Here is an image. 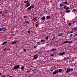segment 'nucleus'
Returning <instances> with one entry per match:
<instances>
[{
	"instance_id": "obj_13",
	"label": "nucleus",
	"mask_w": 77,
	"mask_h": 77,
	"mask_svg": "<svg viewBox=\"0 0 77 77\" xmlns=\"http://www.w3.org/2000/svg\"><path fill=\"white\" fill-rule=\"evenodd\" d=\"M74 32H73V31H68L67 32V33L68 34H70V33H73Z\"/></svg>"
},
{
	"instance_id": "obj_8",
	"label": "nucleus",
	"mask_w": 77,
	"mask_h": 77,
	"mask_svg": "<svg viewBox=\"0 0 77 77\" xmlns=\"http://www.w3.org/2000/svg\"><path fill=\"white\" fill-rule=\"evenodd\" d=\"M63 33H61L59 35H58V36H63Z\"/></svg>"
},
{
	"instance_id": "obj_56",
	"label": "nucleus",
	"mask_w": 77,
	"mask_h": 77,
	"mask_svg": "<svg viewBox=\"0 0 77 77\" xmlns=\"http://www.w3.org/2000/svg\"><path fill=\"white\" fill-rule=\"evenodd\" d=\"M2 73H0V75H2Z\"/></svg>"
},
{
	"instance_id": "obj_42",
	"label": "nucleus",
	"mask_w": 77,
	"mask_h": 77,
	"mask_svg": "<svg viewBox=\"0 0 77 77\" xmlns=\"http://www.w3.org/2000/svg\"><path fill=\"white\" fill-rule=\"evenodd\" d=\"M36 47H36V46H34V48H36Z\"/></svg>"
},
{
	"instance_id": "obj_48",
	"label": "nucleus",
	"mask_w": 77,
	"mask_h": 77,
	"mask_svg": "<svg viewBox=\"0 0 77 77\" xmlns=\"http://www.w3.org/2000/svg\"><path fill=\"white\" fill-rule=\"evenodd\" d=\"M29 3L28 2H27L26 5H29Z\"/></svg>"
},
{
	"instance_id": "obj_22",
	"label": "nucleus",
	"mask_w": 77,
	"mask_h": 77,
	"mask_svg": "<svg viewBox=\"0 0 77 77\" xmlns=\"http://www.w3.org/2000/svg\"><path fill=\"white\" fill-rule=\"evenodd\" d=\"M60 7H62V6H63V4L61 3L60 4Z\"/></svg>"
},
{
	"instance_id": "obj_3",
	"label": "nucleus",
	"mask_w": 77,
	"mask_h": 77,
	"mask_svg": "<svg viewBox=\"0 0 77 77\" xmlns=\"http://www.w3.org/2000/svg\"><path fill=\"white\" fill-rule=\"evenodd\" d=\"M69 7H66V6H65L64 7V9H66V10H68V9H69Z\"/></svg>"
},
{
	"instance_id": "obj_34",
	"label": "nucleus",
	"mask_w": 77,
	"mask_h": 77,
	"mask_svg": "<svg viewBox=\"0 0 77 77\" xmlns=\"http://www.w3.org/2000/svg\"><path fill=\"white\" fill-rule=\"evenodd\" d=\"M72 36H73V35L72 34H71L70 35V37H72Z\"/></svg>"
},
{
	"instance_id": "obj_18",
	"label": "nucleus",
	"mask_w": 77,
	"mask_h": 77,
	"mask_svg": "<svg viewBox=\"0 0 77 77\" xmlns=\"http://www.w3.org/2000/svg\"><path fill=\"white\" fill-rule=\"evenodd\" d=\"M68 43V44H72V41H69Z\"/></svg>"
},
{
	"instance_id": "obj_51",
	"label": "nucleus",
	"mask_w": 77,
	"mask_h": 77,
	"mask_svg": "<svg viewBox=\"0 0 77 77\" xmlns=\"http://www.w3.org/2000/svg\"><path fill=\"white\" fill-rule=\"evenodd\" d=\"M54 39V37L53 39H52V40H53V39Z\"/></svg>"
},
{
	"instance_id": "obj_32",
	"label": "nucleus",
	"mask_w": 77,
	"mask_h": 77,
	"mask_svg": "<svg viewBox=\"0 0 77 77\" xmlns=\"http://www.w3.org/2000/svg\"><path fill=\"white\" fill-rule=\"evenodd\" d=\"M73 11H74V12H76V11H77V10L75 9H73Z\"/></svg>"
},
{
	"instance_id": "obj_53",
	"label": "nucleus",
	"mask_w": 77,
	"mask_h": 77,
	"mask_svg": "<svg viewBox=\"0 0 77 77\" xmlns=\"http://www.w3.org/2000/svg\"><path fill=\"white\" fill-rule=\"evenodd\" d=\"M28 21H26V22H25V23H28Z\"/></svg>"
},
{
	"instance_id": "obj_58",
	"label": "nucleus",
	"mask_w": 77,
	"mask_h": 77,
	"mask_svg": "<svg viewBox=\"0 0 77 77\" xmlns=\"http://www.w3.org/2000/svg\"><path fill=\"white\" fill-rule=\"evenodd\" d=\"M16 47H18V46L16 45Z\"/></svg>"
},
{
	"instance_id": "obj_4",
	"label": "nucleus",
	"mask_w": 77,
	"mask_h": 77,
	"mask_svg": "<svg viewBox=\"0 0 77 77\" xmlns=\"http://www.w3.org/2000/svg\"><path fill=\"white\" fill-rule=\"evenodd\" d=\"M45 16H43L41 18V20H45Z\"/></svg>"
},
{
	"instance_id": "obj_38",
	"label": "nucleus",
	"mask_w": 77,
	"mask_h": 77,
	"mask_svg": "<svg viewBox=\"0 0 77 77\" xmlns=\"http://www.w3.org/2000/svg\"><path fill=\"white\" fill-rule=\"evenodd\" d=\"M69 26H71V24H72V23H69Z\"/></svg>"
},
{
	"instance_id": "obj_46",
	"label": "nucleus",
	"mask_w": 77,
	"mask_h": 77,
	"mask_svg": "<svg viewBox=\"0 0 77 77\" xmlns=\"http://www.w3.org/2000/svg\"><path fill=\"white\" fill-rule=\"evenodd\" d=\"M75 36H77V33L75 34Z\"/></svg>"
},
{
	"instance_id": "obj_61",
	"label": "nucleus",
	"mask_w": 77,
	"mask_h": 77,
	"mask_svg": "<svg viewBox=\"0 0 77 77\" xmlns=\"http://www.w3.org/2000/svg\"><path fill=\"white\" fill-rule=\"evenodd\" d=\"M69 69H70V68H69Z\"/></svg>"
},
{
	"instance_id": "obj_29",
	"label": "nucleus",
	"mask_w": 77,
	"mask_h": 77,
	"mask_svg": "<svg viewBox=\"0 0 77 77\" xmlns=\"http://www.w3.org/2000/svg\"><path fill=\"white\" fill-rule=\"evenodd\" d=\"M15 43H17V42H13L11 44H15Z\"/></svg>"
},
{
	"instance_id": "obj_1",
	"label": "nucleus",
	"mask_w": 77,
	"mask_h": 77,
	"mask_svg": "<svg viewBox=\"0 0 77 77\" xmlns=\"http://www.w3.org/2000/svg\"><path fill=\"white\" fill-rule=\"evenodd\" d=\"M58 72H59V71H58L57 69L55 70V71L53 72V75H56V74L58 73Z\"/></svg>"
},
{
	"instance_id": "obj_15",
	"label": "nucleus",
	"mask_w": 77,
	"mask_h": 77,
	"mask_svg": "<svg viewBox=\"0 0 77 77\" xmlns=\"http://www.w3.org/2000/svg\"><path fill=\"white\" fill-rule=\"evenodd\" d=\"M30 7H31V8H32V9H33V8H34V5H32Z\"/></svg>"
},
{
	"instance_id": "obj_36",
	"label": "nucleus",
	"mask_w": 77,
	"mask_h": 77,
	"mask_svg": "<svg viewBox=\"0 0 77 77\" xmlns=\"http://www.w3.org/2000/svg\"><path fill=\"white\" fill-rule=\"evenodd\" d=\"M27 32L28 33H30V31L29 30Z\"/></svg>"
},
{
	"instance_id": "obj_5",
	"label": "nucleus",
	"mask_w": 77,
	"mask_h": 77,
	"mask_svg": "<svg viewBox=\"0 0 77 77\" xmlns=\"http://www.w3.org/2000/svg\"><path fill=\"white\" fill-rule=\"evenodd\" d=\"M77 27H75L72 28V31H74V30H77Z\"/></svg>"
},
{
	"instance_id": "obj_6",
	"label": "nucleus",
	"mask_w": 77,
	"mask_h": 77,
	"mask_svg": "<svg viewBox=\"0 0 77 77\" xmlns=\"http://www.w3.org/2000/svg\"><path fill=\"white\" fill-rule=\"evenodd\" d=\"M21 69L22 71H24L25 69L24 67L22 66L21 67Z\"/></svg>"
},
{
	"instance_id": "obj_7",
	"label": "nucleus",
	"mask_w": 77,
	"mask_h": 77,
	"mask_svg": "<svg viewBox=\"0 0 77 77\" xmlns=\"http://www.w3.org/2000/svg\"><path fill=\"white\" fill-rule=\"evenodd\" d=\"M38 56H34L33 59H38Z\"/></svg>"
},
{
	"instance_id": "obj_20",
	"label": "nucleus",
	"mask_w": 77,
	"mask_h": 77,
	"mask_svg": "<svg viewBox=\"0 0 77 77\" xmlns=\"http://www.w3.org/2000/svg\"><path fill=\"white\" fill-rule=\"evenodd\" d=\"M59 72H61L62 71V69H59Z\"/></svg>"
},
{
	"instance_id": "obj_21",
	"label": "nucleus",
	"mask_w": 77,
	"mask_h": 77,
	"mask_svg": "<svg viewBox=\"0 0 77 77\" xmlns=\"http://www.w3.org/2000/svg\"><path fill=\"white\" fill-rule=\"evenodd\" d=\"M46 18L47 19H50V16H48Z\"/></svg>"
},
{
	"instance_id": "obj_28",
	"label": "nucleus",
	"mask_w": 77,
	"mask_h": 77,
	"mask_svg": "<svg viewBox=\"0 0 77 77\" xmlns=\"http://www.w3.org/2000/svg\"><path fill=\"white\" fill-rule=\"evenodd\" d=\"M45 41V40L43 39L41 41V42H44Z\"/></svg>"
},
{
	"instance_id": "obj_60",
	"label": "nucleus",
	"mask_w": 77,
	"mask_h": 77,
	"mask_svg": "<svg viewBox=\"0 0 77 77\" xmlns=\"http://www.w3.org/2000/svg\"><path fill=\"white\" fill-rule=\"evenodd\" d=\"M76 24H77V23H76Z\"/></svg>"
},
{
	"instance_id": "obj_43",
	"label": "nucleus",
	"mask_w": 77,
	"mask_h": 77,
	"mask_svg": "<svg viewBox=\"0 0 77 77\" xmlns=\"http://www.w3.org/2000/svg\"><path fill=\"white\" fill-rule=\"evenodd\" d=\"M51 56H54V54H51Z\"/></svg>"
},
{
	"instance_id": "obj_2",
	"label": "nucleus",
	"mask_w": 77,
	"mask_h": 77,
	"mask_svg": "<svg viewBox=\"0 0 77 77\" xmlns=\"http://www.w3.org/2000/svg\"><path fill=\"white\" fill-rule=\"evenodd\" d=\"M19 67H20V65H18L14 67V68H13V69H17L19 68Z\"/></svg>"
},
{
	"instance_id": "obj_24",
	"label": "nucleus",
	"mask_w": 77,
	"mask_h": 77,
	"mask_svg": "<svg viewBox=\"0 0 77 77\" xmlns=\"http://www.w3.org/2000/svg\"><path fill=\"white\" fill-rule=\"evenodd\" d=\"M36 18H36V17H35L33 18V19L32 20H34V21H35V20L36 21V20H35V19H36Z\"/></svg>"
},
{
	"instance_id": "obj_11",
	"label": "nucleus",
	"mask_w": 77,
	"mask_h": 77,
	"mask_svg": "<svg viewBox=\"0 0 77 77\" xmlns=\"http://www.w3.org/2000/svg\"><path fill=\"white\" fill-rule=\"evenodd\" d=\"M31 9V7H29L27 8V10L28 11H30Z\"/></svg>"
},
{
	"instance_id": "obj_17",
	"label": "nucleus",
	"mask_w": 77,
	"mask_h": 77,
	"mask_svg": "<svg viewBox=\"0 0 77 77\" xmlns=\"http://www.w3.org/2000/svg\"><path fill=\"white\" fill-rule=\"evenodd\" d=\"M6 28H4L2 29V31H5V30H6Z\"/></svg>"
},
{
	"instance_id": "obj_14",
	"label": "nucleus",
	"mask_w": 77,
	"mask_h": 77,
	"mask_svg": "<svg viewBox=\"0 0 77 77\" xmlns=\"http://www.w3.org/2000/svg\"><path fill=\"white\" fill-rule=\"evenodd\" d=\"M65 52H63L62 53H60L59 54H60V56H61V55H63V54H65Z\"/></svg>"
},
{
	"instance_id": "obj_31",
	"label": "nucleus",
	"mask_w": 77,
	"mask_h": 77,
	"mask_svg": "<svg viewBox=\"0 0 77 77\" xmlns=\"http://www.w3.org/2000/svg\"><path fill=\"white\" fill-rule=\"evenodd\" d=\"M46 40H48V36H47L46 37Z\"/></svg>"
},
{
	"instance_id": "obj_52",
	"label": "nucleus",
	"mask_w": 77,
	"mask_h": 77,
	"mask_svg": "<svg viewBox=\"0 0 77 77\" xmlns=\"http://www.w3.org/2000/svg\"><path fill=\"white\" fill-rule=\"evenodd\" d=\"M7 50V48H5L4 49V50Z\"/></svg>"
},
{
	"instance_id": "obj_23",
	"label": "nucleus",
	"mask_w": 77,
	"mask_h": 77,
	"mask_svg": "<svg viewBox=\"0 0 77 77\" xmlns=\"http://www.w3.org/2000/svg\"><path fill=\"white\" fill-rule=\"evenodd\" d=\"M63 3H64V4H65V5H66V4H67V1L63 2Z\"/></svg>"
},
{
	"instance_id": "obj_44",
	"label": "nucleus",
	"mask_w": 77,
	"mask_h": 77,
	"mask_svg": "<svg viewBox=\"0 0 77 77\" xmlns=\"http://www.w3.org/2000/svg\"><path fill=\"white\" fill-rule=\"evenodd\" d=\"M50 71L51 72H53V70H50Z\"/></svg>"
},
{
	"instance_id": "obj_47",
	"label": "nucleus",
	"mask_w": 77,
	"mask_h": 77,
	"mask_svg": "<svg viewBox=\"0 0 77 77\" xmlns=\"http://www.w3.org/2000/svg\"><path fill=\"white\" fill-rule=\"evenodd\" d=\"M38 44H40V42H38L37 43Z\"/></svg>"
},
{
	"instance_id": "obj_59",
	"label": "nucleus",
	"mask_w": 77,
	"mask_h": 77,
	"mask_svg": "<svg viewBox=\"0 0 77 77\" xmlns=\"http://www.w3.org/2000/svg\"><path fill=\"white\" fill-rule=\"evenodd\" d=\"M74 14H75V12H74Z\"/></svg>"
},
{
	"instance_id": "obj_41",
	"label": "nucleus",
	"mask_w": 77,
	"mask_h": 77,
	"mask_svg": "<svg viewBox=\"0 0 77 77\" xmlns=\"http://www.w3.org/2000/svg\"><path fill=\"white\" fill-rule=\"evenodd\" d=\"M2 30V28H0V31Z\"/></svg>"
},
{
	"instance_id": "obj_26",
	"label": "nucleus",
	"mask_w": 77,
	"mask_h": 77,
	"mask_svg": "<svg viewBox=\"0 0 77 77\" xmlns=\"http://www.w3.org/2000/svg\"><path fill=\"white\" fill-rule=\"evenodd\" d=\"M74 69H72V68H71V69H70V71H73Z\"/></svg>"
},
{
	"instance_id": "obj_49",
	"label": "nucleus",
	"mask_w": 77,
	"mask_h": 77,
	"mask_svg": "<svg viewBox=\"0 0 77 77\" xmlns=\"http://www.w3.org/2000/svg\"><path fill=\"white\" fill-rule=\"evenodd\" d=\"M37 55H38V54H36L35 55H34V56H37Z\"/></svg>"
},
{
	"instance_id": "obj_40",
	"label": "nucleus",
	"mask_w": 77,
	"mask_h": 77,
	"mask_svg": "<svg viewBox=\"0 0 77 77\" xmlns=\"http://www.w3.org/2000/svg\"><path fill=\"white\" fill-rule=\"evenodd\" d=\"M26 72H27L28 73H29V72H30V71H27Z\"/></svg>"
},
{
	"instance_id": "obj_35",
	"label": "nucleus",
	"mask_w": 77,
	"mask_h": 77,
	"mask_svg": "<svg viewBox=\"0 0 77 77\" xmlns=\"http://www.w3.org/2000/svg\"><path fill=\"white\" fill-rule=\"evenodd\" d=\"M23 50L24 51H25V52H26V49L23 48Z\"/></svg>"
},
{
	"instance_id": "obj_57",
	"label": "nucleus",
	"mask_w": 77,
	"mask_h": 77,
	"mask_svg": "<svg viewBox=\"0 0 77 77\" xmlns=\"http://www.w3.org/2000/svg\"><path fill=\"white\" fill-rule=\"evenodd\" d=\"M28 2L29 3H29H30V2Z\"/></svg>"
},
{
	"instance_id": "obj_39",
	"label": "nucleus",
	"mask_w": 77,
	"mask_h": 77,
	"mask_svg": "<svg viewBox=\"0 0 77 77\" xmlns=\"http://www.w3.org/2000/svg\"><path fill=\"white\" fill-rule=\"evenodd\" d=\"M55 48H53L52 49H51V51H54V50Z\"/></svg>"
},
{
	"instance_id": "obj_12",
	"label": "nucleus",
	"mask_w": 77,
	"mask_h": 77,
	"mask_svg": "<svg viewBox=\"0 0 77 77\" xmlns=\"http://www.w3.org/2000/svg\"><path fill=\"white\" fill-rule=\"evenodd\" d=\"M65 12H66L67 13H69V12H70V10H66Z\"/></svg>"
},
{
	"instance_id": "obj_33",
	"label": "nucleus",
	"mask_w": 77,
	"mask_h": 77,
	"mask_svg": "<svg viewBox=\"0 0 77 77\" xmlns=\"http://www.w3.org/2000/svg\"><path fill=\"white\" fill-rule=\"evenodd\" d=\"M27 17L26 16H23L24 18H27Z\"/></svg>"
},
{
	"instance_id": "obj_25",
	"label": "nucleus",
	"mask_w": 77,
	"mask_h": 77,
	"mask_svg": "<svg viewBox=\"0 0 77 77\" xmlns=\"http://www.w3.org/2000/svg\"><path fill=\"white\" fill-rule=\"evenodd\" d=\"M68 41H66L64 42V44H66V43H68Z\"/></svg>"
},
{
	"instance_id": "obj_30",
	"label": "nucleus",
	"mask_w": 77,
	"mask_h": 77,
	"mask_svg": "<svg viewBox=\"0 0 77 77\" xmlns=\"http://www.w3.org/2000/svg\"><path fill=\"white\" fill-rule=\"evenodd\" d=\"M29 2V0H27L26 1H25L24 2V3H27Z\"/></svg>"
},
{
	"instance_id": "obj_19",
	"label": "nucleus",
	"mask_w": 77,
	"mask_h": 77,
	"mask_svg": "<svg viewBox=\"0 0 77 77\" xmlns=\"http://www.w3.org/2000/svg\"><path fill=\"white\" fill-rule=\"evenodd\" d=\"M8 11V10H5V14H7V12Z\"/></svg>"
},
{
	"instance_id": "obj_50",
	"label": "nucleus",
	"mask_w": 77,
	"mask_h": 77,
	"mask_svg": "<svg viewBox=\"0 0 77 77\" xmlns=\"http://www.w3.org/2000/svg\"><path fill=\"white\" fill-rule=\"evenodd\" d=\"M2 77H5V75H3L2 76Z\"/></svg>"
},
{
	"instance_id": "obj_37",
	"label": "nucleus",
	"mask_w": 77,
	"mask_h": 77,
	"mask_svg": "<svg viewBox=\"0 0 77 77\" xmlns=\"http://www.w3.org/2000/svg\"><path fill=\"white\" fill-rule=\"evenodd\" d=\"M32 71H33V72H35V73L36 72H35V70L34 69V70H33Z\"/></svg>"
},
{
	"instance_id": "obj_10",
	"label": "nucleus",
	"mask_w": 77,
	"mask_h": 77,
	"mask_svg": "<svg viewBox=\"0 0 77 77\" xmlns=\"http://www.w3.org/2000/svg\"><path fill=\"white\" fill-rule=\"evenodd\" d=\"M25 5L26 6V8H28L29 6H30V4H26Z\"/></svg>"
},
{
	"instance_id": "obj_45",
	"label": "nucleus",
	"mask_w": 77,
	"mask_h": 77,
	"mask_svg": "<svg viewBox=\"0 0 77 77\" xmlns=\"http://www.w3.org/2000/svg\"><path fill=\"white\" fill-rule=\"evenodd\" d=\"M3 13V12L2 11H0V14H2Z\"/></svg>"
},
{
	"instance_id": "obj_27",
	"label": "nucleus",
	"mask_w": 77,
	"mask_h": 77,
	"mask_svg": "<svg viewBox=\"0 0 77 77\" xmlns=\"http://www.w3.org/2000/svg\"><path fill=\"white\" fill-rule=\"evenodd\" d=\"M36 27H38V26H39V23L36 24Z\"/></svg>"
},
{
	"instance_id": "obj_16",
	"label": "nucleus",
	"mask_w": 77,
	"mask_h": 77,
	"mask_svg": "<svg viewBox=\"0 0 77 77\" xmlns=\"http://www.w3.org/2000/svg\"><path fill=\"white\" fill-rule=\"evenodd\" d=\"M6 44H7V42H3L2 45H5Z\"/></svg>"
},
{
	"instance_id": "obj_55",
	"label": "nucleus",
	"mask_w": 77,
	"mask_h": 77,
	"mask_svg": "<svg viewBox=\"0 0 77 77\" xmlns=\"http://www.w3.org/2000/svg\"><path fill=\"white\" fill-rule=\"evenodd\" d=\"M28 77H31V76L29 75V76H28Z\"/></svg>"
},
{
	"instance_id": "obj_9",
	"label": "nucleus",
	"mask_w": 77,
	"mask_h": 77,
	"mask_svg": "<svg viewBox=\"0 0 77 77\" xmlns=\"http://www.w3.org/2000/svg\"><path fill=\"white\" fill-rule=\"evenodd\" d=\"M70 72V70H69V69H67V71L66 72V74H67V73H69Z\"/></svg>"
},
{
	"instance_id": "obj_54",
	"label": "nucleus",
	"mask_w": 77,
	"mask_h": 77,
	"mask_svg": "<svg viewBox=\"0 0 77 77\" xmlns=\"http://www.w3.org/2000/svg\"><path fill=\"white\" fill-rule=\"evenodd\" d=\"M9 77H13L12 76H9Z\"/></svg>"
}]
</instances>
